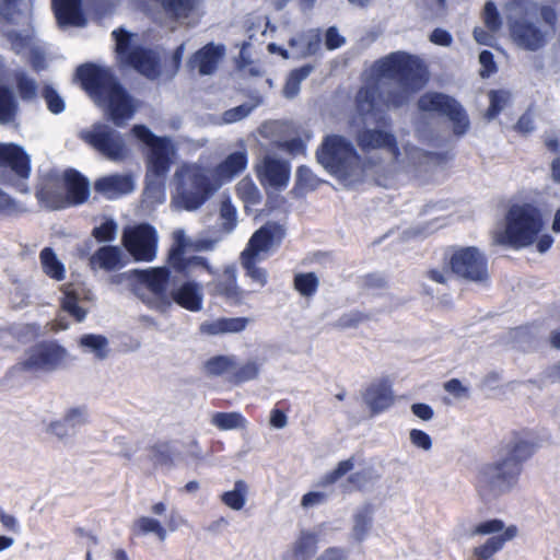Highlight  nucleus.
Listing matches in <instances>:
<instances>
[{
	"mask_svg": "<svg viewBox=\"0 0 560 560\" xmlns=\"http://www.w3.org/2000/svg\"><path fill=\"white\" fill-rule=\"evenodd\" d=\"M373 71L380 82L390 81L387 103L395 107L405 104L428 81V71L421 60L401 51L377 61Z\"/></svg>",
	"mask_w": 560,
	"mask_h": 560,
	"instance_id": "obj_4",
	"label": "nucleus"
},
{
	"mask_svg": "<svg viewBox=\"0 0 560 560\" xmlns=\"http://www.w3.org/2000/svg\"><path fill=\"white\" fill-rule=\"evenodd\" d=\"M63 299L61 302L62 310L73 316L78 322L85 318L86 310L83 306L86 295L81 288L73 284H66L63 287Z\"/></svg>",
	"mask_w": 560,
	"mask_h": 560,
	"instance_id": "obj_34",
	"label": "nucleus"
},
{
	"mask_svg": "<svg viewBox=\"0 0 560 560\" xmlns=\"http://www.w3.org/2000/svg\"><path fill=\"white\" fill-rule=\"evenodd\" d=\"M493 242L515 249L532 247L544 254L553 238L545 231L539 211L532 206H513L504 222L493 231Z\"/></svg>",
	"mask_w": 560,
	"mask_h": 560,
	"instance_id": "obj_3",
	"label": "nucleus"
},
{
	"mask_svg": "<svg viewBox=\"0 0 560 560\" xmlns=\"http://www.w3.org/2000/svg\"><path fill=\"white\" fill-rule=\"evenodd\" d=\"M422 112L446 115L454 122V131L463 135L468 128V119L457 102L440 93H427L418 102Z\"/></svg>",
	"mask_w": 560,
	"mask_h": 560,
	"instance_id": "obj_19",
	"label": "nucleus"
},
{
	"mask_svg": "<svg viewBox=\"0 0 560 560\" xmlns=\"http://www.w3.org/2000/svg\"><path fill=\"white\" fill-rule=\"evenodd\" d=\"M249 322L247 317H220L203 322L200 331L209 336L237 334L243 331Z\"/></svg>",
	"mask_w": 560,
	"mask_h": 560,
	"instance_id": "obj_30",
	"label": "nucleus"
},
{
	"mask_svg": "<svg viewBox=\"0 0 560 560\" xmlns=\"http://www.w3.org/2000/svg\"><path fill=\"white\" fill-rule=\"evenodd\" d=\"M77 74L83 89L115 126H125L133 117L138 102L126 93L108 69L86 65L80 67Z\"/></svg>",
	"mask_w": 560,
	"mask_h": 560,
	"instance_id": "obj_2",
	"label": "nucleus"
},
{
	"mask_svg": "<svg viewBox=\"0 0 560 560\" xmlns=\"http://www.w3.org/2000/svg\"><path fill=\"white\" fill-rule=\"evenodd\" d=\"M294 288L303 296H312L318 288V278L313 272L299 273L294 278Z\"/></svg>",
	"mask_w": 560,
	"mask_h": 560,
	"instance_id": "obj_50",
	"label": "nucleus"
},
{
	"mask_svg": "<svg viewBox=\"0 0 560 560\" xmlns=\"http://www.w3.org/2000/svg\"><path fill=\"white\" fill-rule=\"evenodd\" d=\"M46 433L55 436L59 441H66L73 434L62 418L49 422L46 427Z\"/></svg>",
	"mask_w": 560,
	"mask_h": 560,
	"instance_id": "obj_60",
	"label": "nucleus"
},
{
	"mask_svg": "<svg viewBox=\"0 0 560 560\" xmlns=\"http://www.w3.org/2000/svg\"><path fill=\"white\" fill-rule=\"evenodd\" d=\"M320 42L318 30H311L298 38H292L290 45L294 49L293 56L306 57L315 54L320 47Z\"/></svg>",
	"mask_w": 560,
	"mask_h": 560,
	"instance_id": "obj_36",
	"label": "nucleus"
},
{
	"mask_svg": "<svg viewBox=\"0 0 560 560\" xmlns=\"http://www.w3.org/2000/svg\"><path fill=\"white\" fill-rule=\"evenodd\" d=\"M526 448L525 443H517L506 456L479 468L477 490L483 499H495L516 487L522 470L521 463L527 456Z\"/></svg>",
	"mask_w": 560,
	"mask_h": 560,
	"instance_id": "obj_6",
	"label": "nucleus"
},
{
	"mask_svg": "<svg viewBox=\"0 0 560 560\" xmlns=\"http://www.w3.org/2000/svg\"><path fill=\"white\" fill-rule=\"evenodd\" d=\"M163 10L177 21L190 24L201 15L205 0H158Z\"/></svg>",
	"mask_w": 560,
	"mask_h": 560,
	"instance_id": "obj_26",
	"label": "nucleus"
},
{
	"mask_svg": "<svg viewBox=\"0 0 560 560\" xmlns=\"http://www.w3.org/2000/svg\"><path fill=\"white\" fill-rule=\"evenodd\" d=\"M247 165L248 149L245 140L241 139L229 147L228 153L210 172L214 183L220 189L223 185L231 183L234 178L244 173Z\"/></svg>",
	"mask_w": 560,
	"mask_h": 560,
	"instance_id": "obj_17",
	"label": "nucleus"
},
{
	"mask_svg": "<svg viewBox=\"0 0 560 560\" xmlns=\"http://www.w3.org/2000/svg\"><path fill=\"white\" fill-rule=\"evenodd\" d=\"M132 135L150 149L147 159L144 197L151 205L165 200L164 179L174 161L176 148L170 138L156 137L144 125H135Z\"/></svg>",
	"mask_w": 560,
	"mask_h": 560,
	"instance_id": "obj_5",
	"label": "nucleus"
},
{
	"mask_svg": "<svg viewBox=\"0 0 560 560\" xmlns=\"http://www.w3.org/2000/svg\"><path fill=\"white\" fill-rule=\"evenodd\" d=\"M172 205L176 209L194 211L219 190L210 170L198 164H184L174 174Z\"/></svg>",
	"mask_w": 560,
	"mask_h": 560,
	"instance_id": "obj_8",
	"label": "nucleus"
},
{
	"mask_svg": "<svg viewBox=\"0 0 560 560\" xmlns=\"http://www.w3.org/2000/svg\"><path fill=\"white\" fill-rule=\"evenodd\" d=\"M258 258H254L250 256H241V262L242 266L246 269V275L256 283L259 284V287H264L267 283V271L262 268H259L256 266V261H258Z\"/></svg>",
	"mask_w": 560,
	"mask_h": 560,
	"instance_id": "obj_52",
	"label": "nucleus"
},
{
	"mask_svg": "<svg viewBox=\"0 0 560 560\" xmlns=\"http://www.w3.org/2000/svg\"><path fill=\"white\" fill-rule=\"evenodd\" d=\"M508 526L500 520H489L482 523H479L471 527L468 532L469 537H474L476 535H491V534H503Z\"/></svg>",
	"mask_w": 560,
	"mask_h": 560,
	"instance_id": "obj_54",
	"label": "nucleus"
},
{
	"mask_svg": "<svg viewBox=\"0 0 560 560\" xmlns=\"http://www.w3.org/2000/svg\"><path fill=\"white\" fill-rule=\"evenodd\" d=\"M56 20L60 27H82L86 20L81 10V0H51Z\"/></svg>",
	"mask_w": 560,
	"mask_h": 560,
	"instance_id": "obj_27",
	"label": "nucleus"
},
{
	"mask_svg": "<svg viewBox=\"0 0 560 560\" xmlns=\"http://www.w3.org/2000/svg\"><path fill=\"white\" fill-rule=\"evenodd\" d=\"M312 72L311 67H303L292 71L283 88V95L287 98L295 97L300 92V84L305 80Z\"/></svg>",
	"mask_w": 560,
	"mask_h": 560,
	"instance_id": "obj_48",
	"label": "nucleus"
},
{
	"mask_svg": "<svg viewBox=\"0 0 560 560\" xmlns=\"http://www.w3.org/2000/svg\"><path fill=\"white\" fill-rule=\"evenodd\" d=\"M330 529L327 523L301 529L289 546L282 560H311L317 551L318 542Z\"/></svg>",
	"mask_w": 560,
	"mask_h": 560,
	"instance_id": "obj_21",
	"label": "nucleus"
},
{
	"mask_svg": "<svg viewBox=\"0 0 560 560\" xmlns=\"http://www.w3.org/2000/svg\"><path fill=\"white\" fill-rule=\"evenodd\" d=\"M127 262V257L122 249L117 246H103L90 257L92 269H103L112 271L122 268Z\"/></svg>",
	"mask_w": 560,
	"mask_h": 560,
	"instance_id": "obj_29",
	"label": "nucleus"
},
{
	"mask_svg": "<svg viewBox=\"0 0 560 560\" xmlns=\"http://www.w3.org/2000/svg\"><path fill=\"white\" fill-rule=\"evenodd\" d=\"M490 106L487 112L489 119L494 118L511 102V93L505 90L489 92Z\"/></svg>",
	"mask_w": 560,
	"mask_h": 560,
	"instance_id": "obj_51",
	"label": "nucleus"
},
{
	"mask_svg": "<svg viewBox=\"0 0 560 560\" xmlns=\"http://www.w3.org/2000/svg\"><path fill=\"white\" fill-rule=\"evenodd\" d=\"M223 56V46L208 44L190 57L187 66L198 69L201 75H210L217 70Z\"/></svg>",
	"mask_w": 560,
	"mask_h": 560,
	"instance_id": "obj_24",
	"label": "nucleus"
},
{
	"mask_svg": "<svg viewBox=\"0 0 560 560\" xmlns=\"http://www.w3.org/2000/svg\"><path fill=\"white\" fill-rule=\"evenodd\" d=\"M0 165H8L22 178L30 175V158L23 149L12 143H0Z\"/></svg>",
	"mask_w": 560,
	"mask_h": 560,
	"instance_id": "obj_28",
	"label": "nucleus"
},
{
	"mask_svg": "<svg viewBox=\"0 0 560 560\" xmlns=\"http://www.w3.org/2000/svg\"><path fill=\"white\" fill-rule=\"evenodd\" d=\"M248 487L245 481L237 480L234 488L222 493L221 501L230 509L240 511L244 508L247 500Z\"/></svg>",
	"mask_w": 560,
	"mask_h": 560,
	"instance_id": "obj_42",
	"label": "nucleus"
},
{
	"mask_svg": "<svg viewBox=\"0 0 560 560\" xmlns=\"http://www.w3.org/2000/svg\"><path fill=\"white\" fill-rule=\"evenodd\" d=\"M80 138L112 162H124L131 154L122 135L106 124L96 122L81 130Z\"/></svg>",
	"mask_w": 560,
	"mask_h": 560,
	"instance_id": "obj_12",
	"label": "nucleus"
},
{
	"mask_svg": "<svg viewBox=\"0 0 560 560\" xmlns=\"http://www.w3.org/2000/svg\"><path fill=\"white\" fill-rule=\"evenodd\" d=\"M94 188L107 199H116L133 191L135 182L128 174H112L98 178Z\"/></svg>",
	"mask_w": 560,
	"mask_h": 560,
	"instance_id": "obj_25",
	"label": "nucleus"
},
{
	"mask_svg": "<svg viewBox=\"0 0 560 560\" xmlns=\"http://www.w3.org/2000/svg\"><path fill=\"white\" fill-rule=\"evenodd\" d=\"M36 196L52 209H59L66 203L79 205L89 196V184L79 173L68 171L63 177L50 175L44 178Z\"/></svg>",
	"mask_w": 560,
	"mask_h": 560,
	"instance_id": "obj_9",
	"label": "nucleus"
},
{
	"mask_svg": "<svg viewBox=\"0 0 560 560\" xmlns=\"http://www.w3.org/2000/svg\"><path fill=\"white\" fill-rule=\"evenodd\" d=\"M189 250H194V238L187 236L183 229H176L173 232V245L168 255L170 266H178L179 259Z\"/></svg>",
	"mask_w": 560,
	"mask_h": 560,
	"instance_id": "obj_37",
	"label": "nucleus"
},
{
	"mask_svg": "<svg viewBox=\"0 0 560 560\" xmlns=\"http://www.w3.org/2000/svg\"><path fill=\"white\" fill-rule=\"evenodd\" d=\"M357 141L368 154L363 162L366 177L383 187L392 186L401 175L427 172L436 162V156L409 143L399 144L384 130H363Z\"/></svg>",
	"mask_w": 560,
	"mask_h": 560,
	"instance_id": "obj_1",
	"label": "nucleus"
},
{
	"mask_svg": "<svg viewBox=\"0 0 560 560\" xmlns=\"http://www.w3.org/2000/svg\"><path fill=\"white\" fill-rule=\"evenodd\" d=\"M79 347L86 354L93 355L97 360L108 358L110 348L108 339L103 335L85 334L78 340Z\"/></svg>",
	"mask_w": 560,
	"mask_h": 560,
	"instance_id": "obj_35",
	"label": "nucleus"
},
{
	"mask_svg": "<svg viewBox=\"0 0 560 560\" xmlns=\"http://www.w3.org/2000/svg\"><path fill=\"white\" fill-rule=\"evenodd\" d=\"M168 295L171 298V305L176 303L190 312H199L202 308V287L197 282L185 281L178 283L172 288Z\"/></svg>",
	"mask_w": 560,
	"mask_h": 560,
	"instance_id": "obj_23",
	"label": "nucleus"
},
{
	"mask_svg": "<svg viewBox=\"0 0 560 560\" xmlns=\"http://www.w3.org/2000/svg\"><path fill=\"white\" fill-rule=\"evenodd\" d=\"M15 82L21 97L25 100L33 98L37 93L36 82L30 78L25 72L19 71L15 73Z\"/></svg>",
	"mask_w": 560,
	"mask_h": 560,
	"instance_id": "obj_55",
	"label": "nucleus"
},
{
	"mask_svg": "<svg viewBox=\"0 0 560 560\" xmlns=\"http://www.w3.org/2000/svg\"><path fill=\"white\" fill-rule=\"evenodd\" d=\"M364 404L372 415L386 410L393 404V394L388 384L375 383L369 386L363 394Z\"/></svg>",
	"mask_w": 560,
	"mask_h": 560,
	"instance_id": "obj_31",
	"label": "nucleus"
},
{
	"mask_svg": "<svg viewBox=\"0 0 560 560\" xmlns=\"http://www.w3.org/2000/svg\"><path fill=\"white\" fill-rule=\"evenodd\" d=\"M166 511L167 505L165 502L153 503L150 506L152 515H141L133 521L131 526L133 535L137 537L153 536L159 542H164L167 538L168 530L174 532L177 529L175 514L173 513L171 515L166 526H164L161 521L153 517V515L162 516Z\"/></svg>",
	"mask_w": 560,
	"mask_h": 560,
	"instance_id": "obj_20",
	"label": "nucleus"
},
{
	"mask_svg": "<svg viewBox=\"0 0 560 560\" xmlns=\"http://www.w3.org/2000/svg\"><path fill=\"white\" fill-rule=\"evenodd\" d=\"M215 291L226 299L238 300L240 290L236 284V269L234 266L225 267L220 280L215 284Z\"/></svg>",
	"mask_w": 560,
	"mask_h": 560,
	"instance_id": "obj_39",
	"label": "nucleus"
},
{
	"mask_svg": "<svg viewBox=\"0 0 560 560\" xmlns=\"http://www.w3.org/2000/svg\"><path fill=\"white\" fill-rule=\"evenodd\" d=\"M254 172L267 194L284 190L290 182L291 166L287 160L275 152L259 155L254 165Z\"/></svg>",
	"mask_w": 560,
	"mask_h": 560,
	"instance_id": "obj_14",
	"label": "nucleus"
},
{
	"mask_svg": "<svg viewBox=\"0 0 560 560\" xmlns=\"http://www.w3.org/2000/svg\"><path fill=\"white\" fill-rule=\"evenodd\" d=\"M316 155L323 167L345 186H352L368 178L355 148L345 137L327 136Z\"/></svg>",
	"mask_w": 560,
	"mask_h": 560,
	"instance_id": "obj_7",
	"label": "nucleus"
},
{
	"mask_svg": "<svg viewBox=\"0 0 560 560\" xmlns=\"http://www.w3.org/2000/svg\"><path fill=\"white\" fill-rule=\"evenodd\" d=\"M518 534V529L515 525H510L505 528L504 533L489 538L483 545L476 547L472 551L475 560H488L495 552L502 549L503 545L515 538Z\"/></svg>",
	"mask_w": 560,
	"mask_h": 560,
	"instance_id": "obj_33",
	"label": "nucleus"
},
{
	"mask_svg": "<svg viewBox=\"0 0 560 560\" xmlns=\"http://www.w3.org/2000/svg\"><path fill=\"white\" fill-rule=\"evenodd\" d=\"M451 270L460 278L483 283L488 280L485 256L476 247L456 249L450 258Z\"/></svg>",
	"mask_w": 560,
	"mask_h": 560,
	"instance_id": "obj_16",
	"label": "nucleus"
},
{
	"mask_svg": "<svg viewBox=\"0 0 560 560\" xmlns=\"http://www.w3.org/2000/svg\"><path fill=\"white\" fill-rule=\"evenodd\" d=\"M26 12L27 3L22 0H0V16L9 22H19Z\"/></svg>",
	"mask_w": 560,
	"mask_h": 560,
	"instance_id": "obj_43",
	"label": "nucleus"
},
{
	"mask_svg": "<svg viewBox=\"0 0 560 560\" xmlns=\"http://www.w3.org/2000/svg\"><path fill=\"white\" fill-rule=\"evenodd\" d=\"M16 104L8 89H0V124H9L14 120Z\"/></svg>",
	"mask_w": 560,
	"mask_h": 560,
	"instance_id": "obj_49",
	"label": "nucleus"
},
{
	"mask_svg": "<svg viewBox=\"0 0 560 560\" xmlns=\"http://www.w3.org/2000/svg\"><path fill=\"white\" fill-rule=\"evenodd\" d=\"M68 357V351L57 343H39L24 353L16 369L32 374L48 373L65 364Z\"/></svg>",
	"mask_w": 560,
	"mask_h": 560,
	"instance_id": "obj_13",
	"label": "nucleus"
},
{
	"mask_svg": "<svg viewBox=\"0 0 560 560\" xmlns=\"http://www.w3.org/2000/svg\"><path fill=\"white\" fill-rule=\"evenodd\" d=\"M483 21L490 32H497L501 26V20L495 5L487 2L483 10Z\"/></svg>",
	"mask_w": 560,
	"mask_h": 560,
	"instance_id": "obj_62",
	"label": "nucleus"
},
{
	"mask_svg": "<svg viewBox=\"0 0 560 560\" xmlns=\"http://www.w3.org/2000/svg\"><path fill=\"white\" fill-rule=\"evenodd\" d=\"M43 97L46 101L48 109L52 114H60L65 110V101L51 86L46 85L43 90Z\"/></svg>",
	"mask_w": 560,
	"mask_h": 560,
	"instance_id": "obj_59",
	"label": "nucleus"
},
{
	"mask_svg": "<svg viewBox=\"0 0 560 560\" xmlns=\"http://www.w3.org/2000/svg\"><path fill=\"white\" fill-rule=\"evenodd\" d=\"M355 466L357 459L354 456L339 462L335 469H332L331 471L327 472L325 476L322 477L319 485L323 487H327L336 483L348 472L352 471L355 468Z\"/></svg>",
	"mask_w": 560,
	"mask_h": 560,
	"instance_id": "obj_47",
	"label": "nucleus"
},
{
	"mask_svg": "<svg viewBox=\"0 0 560 560\" xmlns=\"http://www.w3.org/2000/svg\"><path fill=\"white\" fill-rule=\"evenodd\" d=\"M372 514L368 510L359 511L353 517L351 536L357 542H362L370 533Z\"/></svg>",
	"mask_w": 560,
	"mask_h": 560,
	"instance_id": "obj_44",
	"label": "nucleus"
},
{
	"mask_svg": "<svg viewBox=\"0 0 560 560\" xmlns=\"http://www.w3.org/2000/svg\"><path fill=\"white\" fill-rule=\"evenodd\" d=\"M235 369V361L233 357L217 355L207 360L203 364L206 374L218 376L228 373Z\"/></svg>",
	"mask_w": 560,
	"mask_h": 560,
	"instance_id": "obj_45",
	"label": "nucleus"
},
{
	"mask_svg": "<svg viewBox=\"0 0 560 560\" xmlns=\"http://www.w3.org/2000/svg\"><path fill=\"white\" fill-rule=\"evenodd\" d=\"M236 192L240 199L244 202L245 209H249V207L260 203L262 199L259 188L248 176L237 183Z\"/></svg>",
	"mask_w": 560,
	"mask_h": 560,
	"instance_id": "obj_40",
	"label": "nucleus"
},
{
	"mask_svg": "<svg viewBox=\"0 0 560 560\" xmlns=\"http://www.w3.org/2000/svg\"><path fill=\"white\" fill-rule=\"evenodd\" d=\"M117 235V224L112 219H105L98 226L93 229V236L98 242H112Z\"/></svg>",
	"mask_w": 560,
	"mask_h": 560,
	"instance_id": "obj_56",
	"label": "nucleus"
},
{
	"mask_svg": "<svg viewBox=\"0 0 560 560\" xmlns=\"http://www.w3.org/2000/svg\"><path fill=\"white\" fill-rule=\"evenodd\" d=\"M445 392L456 399H466L470 395L469 386L457 378H452L443 385Z\"/></svg>",
	"mask_w": 560,
	"mask_h": 560,
	"instance_id": "obj_61",
	"label": "nucleus"
},
{
	"mask_svg": "<svg viewBox=\"0 0 560 560\" xmlns=\"http://www.w3.org/2000/svg\"><path fill=\"white\" fill-rule=\"evenodd\" d=\"M257 105L258 103L253 105L243 104L234 108L228 109L223 113L221 120L223 124H233L240 121L243 118L247 117Z\"/></svg>",
	"mask_w": 560,
	"mask_h": 560,
	"instance_id": "obj_58",
	"label": "nucleus"
},
{
	"mask_svg": "<svg viewBox=\"0 0 560 560\" xmlns=\"http://www.w3.org/2000/svg\"><path fill=\"white\" fill-rule=\"evenodd\" d=\"M220 218L222 220V226L226 232H231L236 225V209L231 203L230 199H225L221 202Z\"/></svg>",
	"mask_w": 560,
	"mask_h": 560,
	"instance_id": "obj_57",
	"label": "nucleus"
},
{
	"mask_svg": "<svg viewBox=\"0 0 560 560\" xmlns=\"http://www.w3.org/2000/svg\"><path fill=\"white\" fill-rule=\"evenodd\" d=\"M556 13L550 8H541L540 18L535 21L523 19L509 22L512 42L521 49L536 51L542 48L555 34Z\"/></svg>",
	"mask_w": 560,
	"mask_h": 560,
	"instance_id": "obj_11",
	"label": "nucleus"
},
{
	"mask_svg": "<svg viewBox=\"0 0 560 560\" xmlns=\"http://www.w3.org/2000/svg\"><path fill=\"white\" fill-rule=\"evenodd\" d=\"M178 266H171L176 271L182 272L184 275L190 276L197 270H206L209 273H213L212 267L209 265L208 260L201 256H192L186 258L185 256L179 259Z\"/></svg>",
	"mask_w": 560,
	"mask_h": 560,
	"instance_id": "obj_46",
	"label": "nucleus"
},
{
	"mask_svg": "<svg viewBox=\"0 0 560 560\" xmlns=\"http://www.w3.org/2000/svg\"><path fill=\"white\" fill-rule=\"evenodd\" d=\"M122 244L137 261H152L156 256L158 234L149 224L125 230Z\"/></svg>",
	"mask_w": 560,
	"mask_h": 560,
	"instance_id": "obj_18",
	"label": "nucleus"
},
{
	"mask_svg": "<svg viewBox=\"0 0 560 560\" xmlns=\"http://www.w3.org/2000/svg\"><path fill=\"white\" fill-rule=\"evenodd\" d=\"M211 424L222 431L245 430L247 420L240 412H217L211 417Z\"/></svg>",
	"mask_w": 560,
	"mask_h": 560,
	"instance_id": "obj_38",
	"label": "nucleus"
},
{
	"mask_svg": "<svg viewBox=\"0 0 560 560\" xmlns=\"http://www.w3.org/2000/svg\"><path fill=\"white\" fill-rule=\"evenodd\" d=\"M137 280L143 284L149 295L143 301L153 310L165 313L171 308V298L167 292L170 271L165 267L133 270Z\"/></svg>",
	"mask_w": 560,
	"mask_h": 560,
	"instance_id": "obj_15",
	"label": "nucleus"
},
{
	"mask_svg": "<svg viewBox=\"0 0 560 560\" xmlns=\"http://www.w3.org/2000/svg\"><path fill=\"white\" fill-rule=\"evenodd\" d=\"M39 257L42 268L48 277L57 281H60L65 278V266L50 248H44L40 252Z\"/></svg>",
	"mask_w": 560,
	"mask_h": 560,
	"instance_id": "obj_41",
	"label": "nucleus"
},
{
	"mask_svg": "<svg viewBox=\"0 0 560 560\" xmlns=\"http://www.w3.org/2000/svg\"><path fill=\"white\" fill-rule=\"evenodd\" d=\"M328 499V493L325 491H311L302 497L301 505L304 509H311L320 505Z\"/></svg>",
	"mask_w": 560,
	"mask_h": 560,
	"instance_id": "obj_64",
	"label": "nucleus"
},
{
	"mask_svg": "<svg viewBox=\"0 0 560 560\" xmlns=\"http://www.w3.org/2000/svg\"><path fill=\"white\" fill-rule=\"evenodd\" d=\"M283 236L284 231L280 225L268 223L254 233L242 255L264 259L280 244Z\"/></svg>",
	"mask_w": 560,
	"mask_h": 560,
	"instance_id": "obj_22",
	"label": "nucleus"
},
{
	"mask_svg": "<svg viewBox=\"0 0 560 560\" xmlns=\"http://www.w3.org/2000/svg\"><path fill=\"white\" fill-rule=\"evenodd\" d=\"M112 35L116 43V55L120 63L135 68L151 80L161 75V63L158 54L144 49L138 34L120 27L113 31Z\"/></svg>",
	"mask_w": 560,
	"mask_h": 560,
	"instance_id": "obj_10",
	"label": "nucleus"
},
{
	"mask_svg": "<svg viewBox=\"0 0 560 560\" xmlns=\"http://www.w3.org/2000/svg\"><path fill=\"white\" fill-rule=\"evenodd\" d=\"M409 440L413 446L424 452H429L432 448V439L422 430L412 429L409 432Z\"/></svg>",
	"mask_w": 560,
	"mask_h": 560,
	"instance_id": "obj_63",
	"label": "nucleus"
},
{
	"mask_svg": "<svg viewBox=\"0 0 560 560\" xmlns=\"http://www.w3.org/2000/svg\"><path fill=\"white\" fill-rule=\"evenodd\" d=\"M12 48L18 54H28L32 66L35 70H43L46 68V59L39 47L35 46L28 34L22 35L16 33L9 34Z\"/></svg>",
	"mask_w": 560,
	"mask_h": 560,
	"instance_id": "obj_32",
	"label": "nucleus"
},
{
	"mask_svg": "<svg viewBox=\"0 0 560 560\" xmlns=\"http://www.w3.org/2000/svg\"><path fill=\"white\" fill-rule=\"evenodd\" d=\"M88 410L85 407L81 406L68 408L62 416V420L72 432H74L78 427L84 425L88 422Z\"/></svg>",
	"mask_w": 560,
	"mask_h": 560,
	"instance_id": "obj_53",
	"label": "nucleus"
}]
</instances>
